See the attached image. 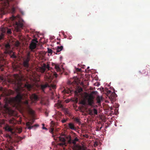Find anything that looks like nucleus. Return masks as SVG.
<instances>
[{
  "label": "nucleus",
  "mask_w": 150,
  "mask_h": 150,
  "mask_svg": "<svg viewBox=\"0 0 150 150\" xmlns=\"http://www.w3.org/2000/svg\"><path fill=\"white\" fill-rule=\"evenodd\" d=\"M83 137L86 138H88L89 137V136L87 134H85L83 135Z\"/></svg>",
  "instance_id": "obj_38"
},
{
  "label": "nucleus",
  "mask_w": 150,
  "mask_h": 150,
  "mask_svg": "<svg viewBox=\"0 0 150 150\" xmlns=\"http://www.w3.org/2000/svg\"><path fill=\"white\" fill-rule=\"evenodd\" d=\"M88 111L89 114L90 115H92L94 114L95 115L98 114V111L95 108H94L93 110L89 109L88 110Z\"/></svg>",
  "instance_id": "obj_14"
},
{
  "label": "nucleus",
  "mask_w": 150,
  "mask_h": 150,
  "mask_svg": "<svg viewBox=\"0 0 150 150\" xmlns=\"http://www.w3.org/2000/svg\"><path fill=\"white\" fill-rule=\"evenodd\" d=\"M86 99L87 100L88 105H92L94 103V97L92 93L89 94L86 93L85 96Z\"/></svg>",
  "instance_id": "obj_5"
},
{
  "label": "nucleus",
  "mask_w": 150,
  "mask_h": 150,
  "mask_svg": "<svg viewBox=\"0 0 150 150\" xmlns=\"http://www.w3.org/2000/svg\"><path fill=\"white\" fill-rule=\"evenodd\" d=\"M42 129H47V128H46V127H42Z\"/></svg>",
  "instance_id": "obj_50"
},
{
  "label": "nucleus",
  "mask_w": 150,
  "mask_h": 150,
  "mask_svg": "<svg viewBox=\"0 0 150 150\" xmlns=\"http://www.w3.org/2000/svg\"><path fill=\"white\" fill-rule=\"evenodd\" d=\"M65 114L68 115H70V113L68 109H66L64 110Z\"/></svg>",
  "instance_id": "obj_24"
},
{
  "label": "nucleus",
  "mask_w": 150,
  "mask_h": 150,
  "mask_svg": "<svg viewBox=\"0 0 150 150\" xmlns=\"http://www.w3.org/2000/svg\"><path fill=\"white\" fill-rule=\"evenodd\" d=\"M109 92L110 95L109 96V98L111 101L115 99L116 97V95L115 93H112L110 91Z\"/></svg>",
  "instance_id": "obj_13"
},
{
  "label": "nucleus",
  "mask_w": 150,
  "mask_h": 150,
  "mask_svg": "<svg viewBox=\"0 0 150 150\" xmlns=\"http://www.w3.org/2000/svg\"><path fill=\"white\" fill-rule=\"evenodd\" d=\"M46 116H48V114L47 113H46Z\"/></svg>",
  "instance_id": "obj_54"
},
{
  "label": "nucleus",
  "mask_w": 150,
  "mask_h": 150,
  "mask_svg": "<svg viewBox=\"0 0 150 150\" xmlns=\"http://www.w3.org/2000/svg\"><path fill=\"white\" fill-rule=\"evenodd\" d=\"M50 67L49 64H44L41 67H40V71L42 73H43L45 71L47 72V70H50Z\"/></svg>",
  "instance_id": "obj_10"
},
{
  "label": "nucleus",
  "mask_w": 150,
  "mask_h": 150,
  "mask_svg": "<svg viewBox=\"0 0 150 150\" xmlns=\"http://www.w3.org/2000/svg\"><path fill=\"white\" fill-rule=\"evenodd\" d=\"M4 34L1 33V34L0 35V40L3 39L4 37Z\"/></svg>",
  "instance_id": "obj_33"
},
{
  "label": "nucleus",
  "mask_w": 150,
  "mask_h": 150,
  "mask_svg": "<svg viewBox=\"0 0 150 150\" xmlns=\"http://www.w3.org/2000/svg\"><path fill=\"white\" fill-rule=\"evenodd\" d=\"M67 120H68L67 119H63V120H61V122L62 123H64L66 122L67 121Z\"/></svg>",
  "instance_id": "obj_37"
},
{
  "label": "nucleus",
  "mask_w": 150,
  "mask_h": 150,
  "mask_svg": "<svg viewBox=\"0 0 150 150\" xmlns=\"http://www.w3.org/2000/svg\"><path fill=\"white\" fill-rule=\"evenodd\" d=\"M51 122V123H53V122H52H52Z\"/></svg>",
  "instance_id": "obj_62"
},
{
  "label": "nucleus",
  "mask_w": 150,
  "mask_h": 150,
  "mask_svg": "<svg viewBox=\"0 0 150 150\" xmlns=\"http://www.w3.org/2000/svg\"><path fill=\"white\" fill-rule=\"evenodd\" d=\"M0 150H2V149L0 148Z\"/></svg>",
  "instance_id": "obj_61"
},
{
  "label": "nucleus",
  "mask_w": 150,
  "mask_h": 150,
  "mask_svg": "<svg viewBox=\"0 0 150 150\" xmlns=\"http://www.w3.org/2000/svg\"><path fill=\"white\" fill-rule=\"evenodd\" d=\"M101 99H102L101 97H100L99 96H98L96 98V100H97V102L98 103H100L101 102Z\"/></svg>",
  "instance_id": "obj_22"
},
{
  "label": "nucleus",
  "mask_w": 150,
  "mask_h": 150,
  "mask_svg": "<svg viewBox=\"0 0 150 150\" xmlns=\"http://www.w3.org/2000/svg\"><path fill=\"white\" fill-rule=\"evenodd\" d=\"M6 130L9 132H10L12 134H13L14 133V132H13V129L9 127V126H6L5 128Z\"/></svg>",
  "instance_id": "obj_18"
},
{
  "label": "nucleus",
  "mask_w": 150,
  "mask_h": 150,
  "mask_svg": "<svg viewBox=\"0 0 150 150\" xmlns=\"http://www.w3.org/2000/svg\"><path fill=\"white\" fill-rule=\"evenodd\" d=\"M23 139V138L21 137H20V138L19 140H22Z\"/></svg>",
  "instance_id": "obj_52"
},
{
  "label": "nucleus",
  "mask_w": 150,
  "mask_h": 150,
  "mask_svg": "<svg viewBox=\"0 0 150 150\" xmlns=\"http://www.w3.org/2000/svg\"><path fill=\"white\" fill-rule=\"evenodd\" d=\"M66 125V127L68 129L74 130H76V128L73 123L70 122Z\"/></svg>",
  "instance_id": "obj_12"
},
{
  "label": "nucleus",
  "mask_w": 150,
  "mask_h": 150,
  "mask_svg": "<svg viewBox=\"0 0 150 150\" xmlns=\"http://www.w3.org/2000/svg\"><path fill=\"white\" fill-rule=\"evenodd\" d=\"M34 120H32L30 121L27 122L26 123V125L28 127V128L29 129H32L34 127H38V125H35L33 126H31L34 123Z\"/></svg>",
  "instance_id": "obj_11"
},
{
  "label": "nucleus",
  "mask_w": 150,
  "mask_h": 150,
  "mask_svg": "<svg viewBox=\"0 0 150 150\" xmlns=\"http://www.w3.org/2000/svg\"><path fill=\"white\" fill-rule=\"evenodd\" d=\"M68 142L69 144H71L72 143V140L71 137H70L69 139L68 140Z\"/></svg>",
  "instance_id": "obj_32"
},
{
  "label": "nucleus",
  "mask_w": 150,
  "mask_h": 150,
  "mask_svg": "<svg viewBox=\"0 0 150 150\" xmlns=\"http://www.w3.org/2000/svg\"><path fill=\"white\" fill-rule=\"evenodd\" d=\"M81 104H82L83 105H86V102L85 100H82L80 103Z\"/></svg>",
  "instance_id": "obj_30"
},
{
  "label": "nucleus",
  "mask_w": 150,
  "mask_h": 150,
  "mask_svg": "<svg viewBox=\"0 0 150 150\" xmlns=\"http://www.w3.org/2000/svg\"><path fill=\"white\" fill-rule=\"evenodd\" d=\"M18 45H19V43H18Z\"/></svg>",
  "instance_id": "obj_60"
},
{
  "label": "nucleus",
  "mask_w": 150,
  "mask_h": 150,
  "mask_svg": "<svg viewBox=\"0 0 150 150\" xmlns=\"http://www.w3.org/2000/svg\"><path fill=\"white\" fill-rule=\"evenodd\" d=\"M9 3L7 1L6 3H5L2 7H0V17L2 15L4 14L5 11L8 8Z\"/></svg>",
  "instance_id": "obj_7"
},
{
  "label": "nucleus",
  "mask_w": 150,
  "mask_h": 150,
  "mask_svg": "<svg viewBox=\"0 0 150 150\" xmlns=\"http://www.w3.org/2000/svg\"><path fill=\"white\" fill-rule=\"evenodd\" d=\"M5 47L7 48H9L10 47V46L9 44H7L6 45Z\"/></svg>",
  "instance_id": "obj_41"
},
{
  "label": "nucleus",
  "mask_w": 150,
  "mask_h": 150,
  "mask_svg": "<svg viewBox=\"0 0 150 150\" xmlns=\"http://www.w3.org/2000/svg\"><path fill=\"white\" fill-rule=\"evenodd\" d=\"M18 132L19 133H21L22 132V129L20 128L18 130Z\"/></svg>",
  "instance_id": "obj_46"
},
{
  "label": "nucleus",
  "mask_w": 150,
  "mask_h": 150,
  "mask_svg": "<svg viewBox=\"0 0 150 150\" xmlns=\"http://www.w3.org/2000/svg\"><path fill=\"white\" fill-rule=\"evenodd\" d=\"M58 75L56 72H52L49 71L45 73V78L46 81H47L48 83H50L53 78L55 77L57 78Z\"/></svg>",
  "instance_id": "obj_2"
},
{
  "label": "nucleus",
  "mask_w": 150,
  "mask_h": 150,
  "mask_svg": "<svg viewBox=\"0 0 150 150\" xmlns=\"http://www.w3.org/2000/svg\"><path fill=\"white\" fill-rule=\"evenodd\" d=\"M51 86H52V88H56V86L54 85H53L52 84H51Z\"/></svg>",
  "instance_id": "obj_44"
},
{
  "label": "nucleus",
  "mask_w": 150,
  "mask_h": 150,
  "mask_svg": "<svg viewBox=\"0 0 150 150\" xmlns=\"http://www.w3.org/2000/svg\"><path fill=\"white\" fill-rule=\"evenodd\" d=\"M8 149L10 150H15L13 147L12 146H10L8 148Z\"/></svg>",
  "instance_id": "obj_40"
},
{
  "label": "nucleus",
  "mask_w": 150,
  "mask_h": 150,
  "mask_svg": "<svg viewBox=\"0 0 150 150\" xmlns=\"http://www.w3.org/2000/svg\"><path fill=\"white\" fill-rule=\"evenodd\" d=\"M12 52V50H8V49L6 50L5 51V53L6 54H10Z\"/></svg>",
  "instance_id": "obj_25"
},
{
  "label": "nucleus",
  "mask_w": 150,
  "mask_h": 150,
  "mask_svg": "<svg viewBox=\"0 0 150 150\" xmlns=\"http://www.w3.org/2000/svg\"><path fill=\"white\" fill-rule=\"evenodd\" d=\"M30 59V52L27 53L26 56L23 59V66L25 68H28L29 67V62Z\"/></svg>",
  "instance_id": "obj_4"
},
{
  "label": "nucleus",
  "mask_w": 150,
  "mask_h": 150,
  "mask_svg": "<svg viewBox=\"0 0 150 150\" xmlns=\"http://www.w3.org/2000/svg\"><path fill=\"white\" fill-rule=\"evenodd\" d=\"M40 103L42 105H46L47 104V102H45L43 100H42L40 102Z\"/></svg>",
  "instance_id": "obj_31"
},
{
  "label": "nucleus",
  "mask_w": 150,
  "mask_h": 150,
  "mask_svg": "<svg viewBox=\"0 0 150 150\" xmlns=\"http://www.w3.org/2000/svg\"><path fill=\"white\" fill-rule=\"evenodd\" d=\"M25 87L29 91H30L32 88V86L31 85L28 83L25 85Z\"/></svg>",
  "instance_id": "obj_19"
},
{
  "label": "nucleus",
  "mask_w": 150,
  "mask_h": 150,
  "mask_svg": "<svg viewBox=\"0 0 150 150\" xmlns=\"http://www.w3.org/2000/svg\"><path fill=\"white\" fill-rule=\"evenodd\" d=\"M11 57L14 58H16V56L13 53L11 55Z\"/></svg>",
  "instance_id": "obj_39"
},
{
  "label": "nucleus",
  "mask_w": 150,
  "mask_h": 150,
  "mask_svg": "<svg viewBox=\"0 0 150 150\" xmlns=\"http://www.w3.org/2000/svg\"><path fill=\"white\" fill-rule=\"evenodd\" d=\"M51 129L52 132H53L54 130V128H52Z\"/></svg>",
  "instance_id": "obj_49"
},
{
  "label": "nucleus",
  "mask_w": 150,
  "mask_h": 150,
  "mask_svg": "<svg viewBox=\"0 0 150 150\" xmlns=\"http://www.w3.org/2000/svg\"><path fill=\"white\" fill-rule=\"evenodd\" d=\"M82 147V149H81V150H85L84 148V147L83 146Z\"/></svg>",
  "instance_id": "obj_51"
},
{
  "label": "nucleus",
  "mask_w": 150,
  "mask_h": 150,
  "mask_svg": "<svg viewBox=\"0 0 150 150\" xmlns=\"http://www.w3.org/2000/svg\"><path fill=\"white\" fill-rule=\"evenodd\" d=\"M7 32L8 34H11V30L10 29H8Z\"/></svg>",
  "instance_id": "obj_36"
},
{
  "label": "nucleus",
  "mask_w": 150,
  "mask_h": 150,
  "mask_svg": "<svg viewBox=\"0 0 150 150\" xmlns=\"http://www.w3.org/2000/svg\"><path fill=\"white\" fill-rule=\"evenodd\" d=\"M59 139L60 141L62 142L65 143V139L64 137H59Z\"/></svg>",
  "instance_id": "obj_26"
},
{
  "label": "nucleus",
  "mask_w": 150,
  "mask_h": 150,
  "mask_svg": "<svg viewBox=\"0 0 150 150\" xmlns=\"http://www.w3.org/2000/svg\"><path fill=\"white\" fill-rule=\"evenodd\" d=\"M1 103H0V107H1Z\"/></svg>",
  "instance_id": "obj_58"
},
{
  "label": "nucleus",
  "mask_w": 150,
  "mask_h": 150,
  "mask_svg": "<svg viewBox=\"0 0 150 150\" xmlns=\"http://www.w3.org/2000/svg\"><path fill=\"white\" fill-rule=\"evenodd\" d=\"M0 80L1 81H5V80H4V77H3V76H1L0 75Z\"/></svg>",
  "instance_id": "obj_35"
},
{
  "label": "nucleus",
  "mask_w": 150,
  "mask_h": 150,
  "mask_svg": "<svg viewBox=\"0 0 150 150\" xmlns=\"http://www.w3.org/2000/svg\"><path fill=\"white\" fill-rule=\"evenodd\" d=\"M79 141V139H78L76 137H75L74 139L72 140V144L74 145H76V142Z\"/></svg>",
  "instance_id": "obj_23"
},
{
  "label": "nucleus",
  "mask_w": 150,
  "mask_h": 150,
  "mask_svg": "<svg viewBox=\"0 0 150 150\" xmlns=\"http://www.w3.org/2000/svg\"><path fill=\"white\" fill-rule=\"evenodd\" d=\"M0 91L2 93V94L0 96V99H1L2 97H4V100H6V102L7 103L9 102L8 98L6 97V96H8L10 94L13 93V91H11L9 92V91H8L6 88H4L2 87H0Z\"/></svg>",
  "instance_id": "obj_1"
},
{
  "label": "nucleus",
  "mask_w": 150,
  "mask_h": 150,
  "mask_svg": "<svg viewBox=\"0 0 150 150\" xmlns=\"http://www.w3.org/2000/svg\"><path fill=\"white\" fill-rule=\"evenodd\" d=\"M6 105H5V106H4V107H5V108H6Z\"/></svg>",
  "instance_id": "obj_56"
},
{
  "label": "nucleus",
  "mask_w": 150,
  "mask_h": 150,
  "mask_svg": "<svg viewBox=\"0 0 150 150\" xmlns=\"http://www.w3.org/2000/svg\"><path fill=\"white\" fill-rule=\"evenodd\" d=\"M63 49V46H58L57 47V48L56 50V53H55L56 54H57V53L61 51H62Z\"/></svg>",
  "instance_id": "obj_20"
},
{
  "label": "nucleus",
  "mask_w": 150,
  "mask_h": 150,
  "mask_svg": "<svg viewBox=\"0 0 150 150\" xmlns=\"http://www.w3.org/2000/svg\"><path fill=\"white\" fill-rule=\"evenodd\" d=\"M23 103L24 105V107L25 108L28 112L30 114L33 115L34 114V111L30 108L28 100H25L23 102Z\"/></svg>",
  "instance_id": "obj_6"
},
{
  "label": "nucleus",
  "mask_w": 150,
  "mask_h": 150,
  "mask_svg": "<svg viewBox=\"0 0 150 150\" xmlns=\"http://www.w3.org/2000/svg\"><path fill=\"white\" fill-rule=\"evenodd\" d=\"M59 106L61 108H62L63 107V105H62L61 104H59Z\"/></svg>",
  "instance_id": "obj_47"
},
{
  "label": "nucleus",
  "mask_w": 150,
  "mask_h": 150,
  "mask_svg": "<svg viewBox=\"0 0 150 150\" xmlns=\"http://www.w3.org/2000/svg\"><path fill=\"white\" fill-rule=\"evenodd\" d=\"M63 92L64 93H71V90H69V89H68L67 90H66L65 89H64L63 91Z\"/></svg>",
  "instance_id": "obj_27"
},
{
  "label": "nucleus",
  "mask_w": 150,
  "mask_h": 150,
  "mask_svg": "<svg viewBox=\"0 0 150 150\" xmlns=\"http://www.w3.org/2000/svg\"><path fill=\"white\" fill-rule=\"evenodd\" d=\"M30 99L34 101H37L38 100V96L35 93H33L30 96Z\"/></svg>",
  "instance_id": "obj_15"
},
{
  "label": "nucleus",
  "mask_w": 150,
  "mask_h": 150,
  "mask_svg": "<svg viewBox=\"0 0 150 150\" xmlns=\"http://www.w3.org/2000/svg\"><path fill=\"white\" fill-rule=\"evenodd\" d=\"M76 70L78 71H81V69L77 68L76 69Z\"/></svg>",
  "instance_id": "obj_45"
},
{
  "label": "nucleus",
  "mask_w": 150,
  "mask_h": 150,
  "mask_svg": "<svg viewBox=\"0 0 150 150\" xmlns=\"http://www.w3.org/2000/svg\"><path fill=\"white\" fill-rule=\"evenodd\" d=\"M57 44H59V45H61V44H60V42H57Z\"/></svg>",
  "instance_id": "obj_53"
},
{
  "label": "nucleus",
  "mask_w": 150,
  "mask_h": 150,
  "mask_svg": "<svg viewBox=\"0 0 150 150\" xmlns=\"http://www.w3.org/2000/svg\"><path fill=\"white\" fill-rule=\"evenodd\" d=\"M38 42V41L37 40V39L36 38L33 39L29 46L30 49L31 50H33L35 49L36 47L37 43Z\"/></svg>",
  "instance_id": "obj_9"
},
{
  "label": "nucleus",
  "mask_w": 150,
  "mask_h": 150,
  "mask_svg": "<svg viewBox=\"0 0 150 150\" xmlns=\"http://www.w3.org/2000/svg\"><path fill=\"white\" fill-rule=\"evenodd\" d=\"M102 128V127L100 128L98 127V128H97L96 130L97 131H100L101 129Z\"/></svg>",
  "instance_id": "obj_42"
},
{
  "label": "nucleus",
  "mask_w": 150,
  "mask_h": 150,
  "mask_svg": "<svg viewBox=\"0 0 150 150\" xmlns=\"http://www.w3.org/2000/svg\"><path fill=\"white\" fill-rule=\"evenodd\" d=\"M50 85L48 83H46L45 84L41 85V88L43 91H44L45 89L47 87H50Z\"/></svg>",
  "instance_id": "obj_16"
},
{
  "label": "nucleus",
  "mask_w": 150,
  "mask_h": 150,
  "mask_svg": "<svg viewBox=\"0 0 150 150\" xmlns=\"http://www.w3.org/2000/svg\"><path fill=\"white\" fill-rule=\"evenodd\" d=\"M55 67L57 71H59L61 70L59 67L58 65H55Z\"/></svg>",
  "instance_id": "obj_29"
},
{
  "label": "nucleus",
  "mask_w": 150,
  "mask_h": 150,
  "mask_svg": "<svg viewBox=\"0 0 150 150\" xmlns=\"http://www.w3.org/2000/svg\"><path fill=\"white\" fill-rule=\"evenodd\" d=\"M82 147L80 145H75L73 148V150H81Z\"/></svg>",
  "instance_id": "obj_17"
},
{
  "label": "nucleus",
  "mask_w": 150,
  "mask_h": 150,
  "mask_svg": "<svg viewBox=\"0 0 150 150\" xmlns=\"http://www.w3.org/2000/svg\"><path fill=\"white\" fill-rule=\"evenodd\" d=\"M1 133V131L0 130V134Z\"/></svg>",
  "instance_id": "obj_57"
},
{
  "label": "nucleus",
  "mask_w": 150,
  "mask_h": 150,
  "mask_svg": "<svg viewBox=\"0 0 150 150\" xmlns=\"http://www.w3.org/2000/svg\"><path fill=\"white\" fill-rule=\"evenodd\" d=\"M89 68V67H87V69H88Z\"/></svg>",
  "instance_id": "obj_55"
},
{
  "label": "nucleus",
  "mask_w": 150,
  "mask_h": 150,
  "mask_svg": "<svg viewBox=\"0 0 150 150\" xmlns=\"http://www.w3.org/2000/svg\"><path fill=\"white\" fill-rule=\"evenodd\" d=\"M4 120H0V125H2L4 123Z\"/></svg>",
  "instance_id": "obj_34"
},
{
  "label": "nucleus",
  "mask_w": 150,
  "mask_h": 150,
  "mask_svg": "<svg viewBox=\"0 0 150 150\" xmlns=\"http://www.w3.org/2000/svg\"><path fill=\"white\" fill-rule=\"evenodd\" d=\"M72 119L74 120L77 123H78L79 124H80L81 123V122L80 121V119L78 117H74L72 118Z\"/></svg>",
  "instance_id": "obj_21"
},
{
  "label": "nucleus",
  "mask_w": 150,
  "mask_h": 150,
  "mask_svg": "<svg viewBox=\"0 0 150 150\" xmlns=\"http://www.w3.org/2000/svg\"><path fill=\"white\" fill-rule=\"evenodd\" d=\"M12 20H13L16 18V17L14 16H13V17H12Z\"/></svg>",
  "instance_id": "obj_48"
},
{
  "label": "nucleus",
  "mask_w": 150,
  "mask_h": 150,
  "mask_svg": "<svg viewBox=\"0 0 150 150\" xmlns=\"http://www.w3.org/2000/svg\"><path fill=\"white\" fill-rule=\"evenodd\" d=\"M15 8H14V7H13L12 8V12L13 13H14L15 11Z\"/></svg>",
  "instance_id": "obj_43"
},
{
  "label": "nucleus",
  "mask_w": 150,
  "mask_h": 150,
  "mask_svg": "<svg viewBox=\"0 0 150 150\" xmlns=\"http://www.w3.org/2000/svg\"><path fill=\"white\" fill-rule=\"evenodd\" d=\"M57 40H60V39H57Z\"/></svg>",
  "instance_id": "obj_59"
},
{
  "label": "nucleus",
  "mask_w": 150,
  "mask_h": 150,
  "mask_svg": "<svg viewBox=\"0 0 150 150\" xmlns=\"http://www.w3.org/2000/svg\"><path fill=\"white\" fill-rule=\"evenodd\" d=\"M22 87L20 86H18L16 89V91L17 94L15 97L16 100L18 101H20L23 99V93L21 92Z\"/></svg>",
  "instance_id": "obj_3"
},
{
  "label": "nucleus",
  "mask_w": 150,
  "mask_h": 150,
  "mask_svg": "<svg viewBox=\"0 0 150 150\" xmlns=\"http://www.w3.org/2000/svg\"><path fill=\"white\" fill-rule=\"evenodd\" d=\"M48 53H50L51 54L52 53H54L55 54V52L54 51H53L51 49L48 48Z\"/></svg>",
  "instance_id": "obj_28"
},
{
  "label": "nucleus",
  "mask_w": 150,
  "mask_h": 150,
  "mask_svg": "<svg viewBox=\"0 0 150 150\" xmlns=\"http://www.w3.org/2000/svg\"><path fill=\"white\" fill-rule=\"evenodd\" d=\"M23 26V24L20 21L18 22H16L14 25V27L15 30L16 32H18L20 31L22 28Z\"/></svg>",
  "instance_id": "obj_8"
}]
</instances>
